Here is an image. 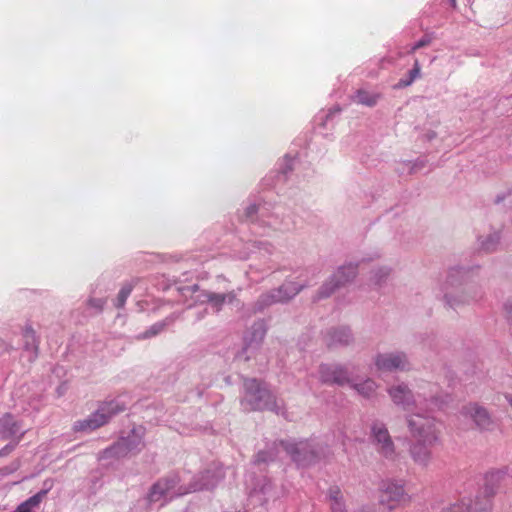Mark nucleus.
I'll return each mask as SVG.
<instances>
[{
    "instance_id": "nucleus-1",
    "label": "nucleus",
    "mask_w": 512,
    "mask_h": 512,
    "mask_svg": "<svg viewBox=\"0 0 512 512\" xmlns=\"http://www.w3.org/2000/svg\"><path fill=\"white\" fill-rule=\"evenodd\" d=\"M244 390L245 394L242 400V406L245 410H276V397L265 383L255 378L246 379L244 381Z\"/></svg>"
},
{
    "instance_id": "nucleus-2",
    "label": "nucleus",
    "mask_w": 512,
    "mask_h": 512,
    "mask_svg": "<svg viewBox=\"0 0 512 512\" xmlns=\"http://www.w3.org/2000/svg\"><path fill=\"white\" fill-rule=\"evenodd\" d=\"M179 481L180 479L178 476H171L159 480L152 486L148 496L149 500L151 502H157L163 497L173 498L176 496H182L197 490L209 488L213 485L210 482H206L203 484H193L189 488H184L182 486H178Z\"/></svg>"
},
{
    "instance_id": "nucleus-3",
    "label": "nucleus",
    "mask_w": 512,
    "mask_h": 512,
    "mask_svg": "<svg viewBox=\"0 0 512 512\" xmlns=\"http://www.w3.org/2000/svg\"><path fill=\"white\" fill-rule=\"evenodd\" d=\"M126 405L117 401L103 403L99 409L88 418L78 420L73 425L76 432H91L109 422L112 416L125 411Z\"/></svg>"
},
{
    "instance_id": "nucleus-4",
    "label": "nucleus",
    "mask_w": 512,
    "mask_h": 512,
    "mask_svg": "<svg viewBox=\"0 0 512 512\" xmlns=\"http://www.w3.org/2000/svg\"><path fill=\"white\" fill-rule=\"evenodd\" d=\"M410 434L414 440L435 444L439 439V429L434 418L412 414L407 419Z\"/></svg>"
},
{
    "instance_id": "nucleus-5",
    "label": "nucleus",
    "mask_w": 512,
    "mask_h": 512,
    "mask_svg": "<svg viewBox=\"0 0 512 512\" xmlns=\"http://www.w3.org/2000/svg\"><path fill=\"white\" fill-rule=\"evenodd\" d=\"M411 498L405 490L404 483L397 480L384 481L380 487L379 502L388 510L403 507Z\"/></svg>"
},
{
    "instance_id": "nucleus-6",
    "label": "nucleus",
    "mask_w": 512,
    "mask_h": 512,
    "mask_svg": "<svg viewBox=\"0 0 512 512\" xmlns=\"http://www.w3.org/2000/svg\"><path fill=\"white\" fill-rule=\"evenodd\" d=\"M371 433L378 453L387 459L394 460L396 458L395 445L386 426L382 423H375L371 428Z\"/></svg>"
},
{
    "instance_id": "nucleus-7",
    "label": "nucleus",
    "mask_w": 512,
    "mask_h": 512,
    "mask_svg": "<svg viewBox=\"0 0 512 512\" xmlns=\"http://www.w3.org/2000/svg\"><path fill=\"white\" fill-rule=\"evenodd\" d=\"M286 452L298 465H308L317 459V452L308 440L298 443H282Z\"/></svg>"
},
{
    "instance_id": "nucleus-8",
    "label": "nucleus",
    "mask_w": 512,
    "mask_h": 512,
    "mask_svg": "<svg viewBox=\"0 0 512 512\" xmlns=\"http://www.w3.org/2000/svg\"><path fill=\"white\" fill-rule=\"evenodd\" d=\"M25 431L22 426L14 420L11 415H5L2 418V442L8 440V443L2 447V455L13 450L22 439Z\"/></svg>"
},
{
    "instance_id": "nucleus-9",
    "label": "nucleus",
    "mask_w": 512,
    "mask_h": 512,
    "mask_svg": "<svg viewBox=\"0 0 512 512\" xmlns=\"http://www.w3.org/2000/svg\"><path fill=\"white\" fill-rule=\"evenodd\" d=\"M461 415L473 420L475 425L482 430H489L493 426V421L488 411L476 403H469L461 410Z\"/></svg>"
},
{
    "instance_id": "nucleus-10",
    "label": "nucleus",
    "mask_w": 512,
    "mask_h": 512,
    "mask_svg": "<svg viewBox=\"0 0 512 512\" xmlns=\"http://www.w3.org/2000/svg\"><path fill=\"white\" fill-rule=\"evenodd\" d=\"M320 378L324 383H334L340 386L352 382L348 372L343 367L337 365H321Z\"/></svg>"
},
{
    "instance_id": "nucleus-11",
    "label": "nucleus",
    "mask_w": 512,
    "mask_h": 512,
    "mask_svg": "<svg viewBox=\"0 0 512 512\" xmlns=\"http://www.w3.org/2000/svg\"><path fill=\"white\" fill-rule=\"evenodd\" d=\"M355 276L356 266L349 264L347 266L341 267L334 275L336 282L331 287L330 283L325 284L321 291L319 292V298L328 297L336 288L340 287L341 285H344L346 282H349Z\"/></svg>"
},
{
    "instance_id": "nucleus-12",
    "label": "nucleus",
    "mask_w": 512,
    "mask_h": 512,
    "mask_svg": "<svg viewBox=\"0 0 512 512\" xmlns=\"http://www.w3.org/2000/svg\"><path fill=\"white\" fill-rule=\"evenodd\" d=\"M143 446L141 436L132 431V435L127 438H121L108 452L117 457L126 456L128 453L140 450Z\"/></svg>"
},
{
    "instance_id": "nucleus-13",
    "label": "nucleus",
    "mask_w": 512,
    "mask_h": 512,
    "mask_svg": "<svg viewBox=\"0 0 512 512\" xmlns=\"http://www.w3.org/2000/svg\"><path fill=\"white\" fill-rule=\"evenodd\" d=\"M407 360L403 354H382L376 358V366L380 371L403 370Z\"/></svg>"
},
{
    "instance_id": "nucleus-14",
    "label": "nucleus",
    "mask_w": 512,
    "mask_h": 512,
    "mask_svg": "<svg viewBox=\"0 0 512 512\" xmlns=\"http://www.w3.org/2000/svg\"><path fill=\"white\" fill-rule=\"evenodd\" d=\"M392 401L396 405L402 406L404 409H409L416 405V400L411 390L406 385H398L391 387L388 390Z\"/></svg>"
},
{
    "instance_id": "nucleus-15",
    "label": "nucleus",
    "mask_w": 512,
    "mask_h": 512,
    "mask_svg": "<svg viewBox=\"0 0 512 512\" xmlns=\"http://www.w3.org/2000/svg\"><path fill=\"white\" fill-rule=\"evenodd\" d=\"M300 290L301 288L296 287L294 283H286L278 291L272 294L263 295L261 297V302L265 305H270L275 302L286 301L298 294Z\"/></svg>"
},
{
    "instance_id": "nucleus-16",
    "label": "nucleus",
    "mask_w": 512,
    "mask_h": 512,
    "mask_svg": "<svg viewBox=\"0 0 512 512\" xmlns=\"http://www.w3.org/2000/svg\"><path fill=\"white\" fill-rule=\"evenodd\" d=\"M433 445L434 444L415 440L410 448V454L414 462L422 466H427L432 458L430 447Z\"/></svg>"
},
{
    "instance_id": "nucleus-17",
    "label": "nucleus",
    "mask_w": 512,
    "mask_h": 512,
    "mask_svg": "<svg viewBox=\"0 0 512 512\" xmlns=\"http://www.w3.org/2000/svg\"><path fill=\"white\" fill-rule=\"evenodd\" d=\"M47 494L46 490H41L35 495L31 496L25 502L21 503L14 512H33L35 508H38L40 503L43 501Z\"/></svg>"
},
{
    "instance_id": "nucleus-18",
    "label": "nucleus",
    "mask_w": 512,
    "mask_h": 512,
    "mask_svg": "<svg viewBox=\"0 0 512 512\" xmlns=\"http://www.w3.org/2000/svg\"><path fill=\"white\" fill-rule=\"evenodd\" d=\"M203 296H204V300H202V302L207 301V302L211 303L217 309H220V307L227 300L231 302L235 298V295L233 293L218 294V293H212V292H204Z\"/></svg>"
},
{
    "instance_id": "nucleus-19",
    "label": "nucleus",
    "mask_w": 512,
    "mask_h": 512,
    "mask_svg": "<svg viewBox=\"0 0 512 512\" xmlns=\"http://www.w3.org/2000/svg\"><path fill=\"white\" fill-rule=\"evenodd\" d=\"M329 501L332 512L345 511L343 495L338 487H332L329 489Z\"/></svg>"
},
{
    "instance_id": "nucleus-20",
    "label": "nucleus",
    "mask_w": 512,
    "mask_h": 512,
    "mask_svg": "<svg viewBox=\"0 0 512 512\" xmlns=\"http://www.w3.org/2000/svg\"><path fill=\"white\" fill-rule=\"evenodd\" d=\"M380 99V94H372L366 90H358L355 95V101L359 104L373 107L377 104Z\"/></svg>"
},
{
    "instance_id": "nucleus-21",
    "label": "nucleus",
    "mask_w": 512,
    "mask_h": 512,
    "mask_svg": "<svg viewBox=\"0 0 512 512\" xmlns=\"http://www.w3.org/2000/svg\"><path fill=\"white\" fill-rule=\"evenodd\" d=\"M352 386L360 395L367 398L374 395L377 389L376 383L371 379H367L362 383L353 384Z\"/></svg>"
},
{
    "instance_id": "nucleus-22",
    "label": "nucleus",
    "mask_w": 512,
    "mask_h": 512,
    "mask_svg": "<svg viewBox=\"0 0 512 512\" xmlns=\"http://www.w3.org/2000/svg\"><path fill=\"white\" fill-rule=\"evenodd\" d=\"M420 76V64L416 59L413 68L410 70L409 75L405 79H400L396 87L403 88L411 85L413 81Z\"/></svg>"
},
{
    "instance_id": "nucleus-23",
    "label": "nucleus",
    "mask_w": 512,
    "mask_h": 512,
    "mask_svg": "<svg viewBox=\"0 0 512 512\" xmlns=\"http://www.w3.org/2000/svg\"><path fill=\"white\" fill-rule=\"evenodd\" d=\"M24 341L26 349L33 350L35 354L38 350V341L35 331L32 328H27L24 331Z\"/></svg>"
},
{
    "instance_id": "nucleus-24",
    "label": "nucleus",
    "mask_w": 512,
    "mask_h": 512,
    "mask_svg": "<svg viewBox=\"0 0 512 512\" xmlns=\"http://www.w3.org/2000/svg\"><path fill=\"white\" fill-rule=\"evenodd\" d=\"M132 289H133V286L131 284H126L121 288V290L119 291V293L117 295V299H116V303H115V306L117 308L124 307L127 298L129 297V295L132 292Z\"/></svg>"
},
{
    "instance_id": "nucleus-25",
    "label": "nucleus",
    "mask_w": 512,
    "mask_h": 512,
    "mask_svg": "<svg viewBox=\"0 0 512 512\" xmlns=\"http://www.w3.org/2000/svg\"><path fill=\"white\" fill-rule=\"evenodd\" d=\"M331 337L333 343L347 344L349 342L350 334L346 328H342L335 331Z\"/></svg>"
},
{
    "instance_id": "nucleus-26",
    "label": "nucleus",
    "mask_w": 512,
    "mask_h": 512,
    "mask_svg": "<svg viewBox=\"0 0 512 512\" xmlns=\"http://www.w3.org/2000/svg\"><path fill=\"white\" fill-rule=\"evenodd\" d=\"M430 44V39L429 38H422L420 39L417 43H415L411 49L409 50V53H414L416 50L422 48V47H425L427 45Z\"/></svg>"
},
{
    "instance_id": "nucleus-27",
    "label": "nucleus",
    "mask_w": 512,
    "mask_h": 512,
    "mask_svg": "<svg viewBox=\"0 0 512 512\" xmlns=\"http://www.w3.org/2000/svg\"><path fill=\"white\" fill-rule=\"evenodd\" d=\"M498 242V236L492 237L488 243H483V248L486 251H490L493 249V245Z\"/></svg>"
},
{
    "instance_id": "nucleus-28",
    "label": "nucleus",
    "mask_w": 512,
    "mask_h": 512,
    "mask_svg": "<svg viewBox=\"0 0 512 512\" xmlns=\"http://www.w3.org/2000/svg\"><path fill=\"white\" fill-rule=\"evenodd\" d=\"M266 460H267V458L265 457V452H262V451H261V452H259V453L256 455V461H257L258 463H260V462H264V461H266Z\"/></svg>"
},
{
    "instance_id": "nucleus-29",
    "label": "nucleus",
    "mask_w": 512,
    "mask_h": 512,
    "mask_svg": "<svg viewBox=\"0 0 512 512\" xmlns=\"http://www.w3.org/2000/svg\"><path fill=\"white\" fill-rule=\"evenodd\" d=\"M443 512H462V508L459 505H454L446 511Z\"/></svg>"
},
{
    "instance_id": "nucleus-30",
    "label": "nucleus",
    "mask_w": 512,
    "mask_h": 512,
    "mask_svg": "<svg viewBox=\"0 0 512 512\" xmlns=\"http://www.w3.org/2000/svg\"><path fill=\"white\" fill-rule=\"evenodd\" d=\"M190 290H191L193 293H195V292H197V291L199 290V286H198L197 284H195V285L191 286Z\"/></svg>"
},
{
    "instance_id": "nucleus-31",
    "label": "nucleus",
    "mask_w": 512,
    "mask_h": 512,
    "mask_svg": "<svg viewBox=\"0 0 512 512\" xmlns=\"http://www.w3.org/2000/svg\"><path fill=\"white\" fill-rule=\"evenodd\" d=\"M507 313L509 318H512V307H507Z\"/></svg>"
},
{
    "instance_id": "nucleus-32",
    "label": "nucleus",
    "mask_w": 512,
    "mask_h": 512,
    "mask_svg": "<svg viewBox=\"0 0 512 512\" xmlns=\"http://www.w3.org/2000/svg\"><path fill=\"white\" fill-rule=\"evenodd\" d=\"M450 3L453 8H456V5H457L456 0H450Z\"/></svg>"
},
{
    "instance_id": "nucleus-33",
    "label": "nucleus",
    "mask_w": 512,
    "mask_h": 512,
    "mask_svg": "<svg viewBox=\"0 0 512 512\" xmlns=\"http://www.w3.org/2000/svg\"><path fill=\"white\" fill-rule=\"evenodd\" d=\"M90 304H91V305H95V306H97V307H101V306H102V304L94 303V301H93V300H91V301H90Z\"/></svg>"
},
{
    "instance_id": "nucleus-34",
    "label": "nucleus",
    "mask_w": 512,
    "mask_h": 512,
    "mask_svg": "<svg viewBox=\"0 0 512 512\" xmlns=\"http://www.w3.org/2000/svg\"><path fill=\"white\" fill-rule=\"evenodd\" d=\"M507 399H508V401H509V403H510V405L512 407V396H508Z\"/></svg>"
},
{
    "instance_id": "nucleus-35",
    "label": "nucleus",
    "mask_w": 512,
    "mask_h": 512,
    "mask_svg": "<svg viewBox=\"0 0 512 512\" xmlns=\"http://www.w3.org/2000/svg\"><path fill=\"white\" fill-rule=\"evenodd\" d=\"M157 332H158L157 330H153V331H151V335H155V334H157Z\"/></svg>"
},
{
    "instance_id": "nucleus-36",
    "label": "nucleus",
    "mask_w": 512,
    "mask_h": 512,
    "mask_svg": "<svg viewBox=\"0 0 512 512\" xmlns=\"http://www.w3.org/2000/svg\"><path fill=\"white\" fill-rule=\"evenodd\" d=\"M359 512H367V511H366V510H361V511H359Z\"/></svg>"
}]
</instances>
